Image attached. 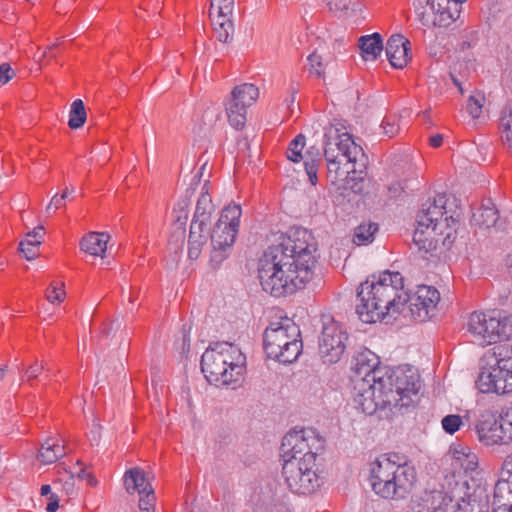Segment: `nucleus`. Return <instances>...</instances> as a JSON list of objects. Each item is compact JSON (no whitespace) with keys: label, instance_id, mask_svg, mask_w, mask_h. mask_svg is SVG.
Returning <instances> with one entry per match:
<instances>
[{"label":"nucleus","instance_id":"f257e3e1","mask_svg":"<svg viewBox=\"0 0 512 512\" xmlns=\"http://www.w3.org/2000/svg\"><path fill=\"white\" fill-rule=\"evenodd\" d=\"M379 357L369 349L358 352L352 360L354 401L367 415L377 412L390 417L414 407L419 401L420 376L413 367L380 368Z\"/></svg>","mask_w":512,"mask_h":512},{"label":"nucleus","instance_id":"f03ea898","mask_svg":"<svg viewBox=\"0 0 512 512\" xmlns=\"http://www.w3.org/2000/svg\"><path fill=\"white\" fill-rule=\"evenodd\" d=\"M268 247L258 263V277L263 290L274 297L295 293L313 276L316 243L310 232L297 230Z\"/></svg>","mask_w":512,"mask_h":512},{"label":"nucleus","instance_id":"7ed1b4c3","mask_svg":"<svg viewBox=\"0 0 512 512\" xmlns=\"http://www.w3.org/2000/svg\"><path fill=\"white\" fill-rule=\"evenodd\" d=\"M404 279L399 272L384 271L376 279H367L357 290L359 303L356 313L364 323H375L389 313H401L406 304L411 316L416 320V310H426L421 300L404 290Z\"/></svg>","mask_w":512,"mask_h":512},{"label":"nucleus","instance_id":"20e7f679","mask_svg":"<svg viewBox=\"0 0 512 512\" xmlns=\"http://www.w3.org/2000/svg\"><path fill=\"white\" fill-rule=\"evenodd\" d=\"M446 204V195L438 194L433 200L428 199L421 205L413 234V243L419 252L427 254L434 251L439 242L445 249H449L454 242L459 214L450 213Z\"/></svg>","mask_w":512,"mask_h":512},{"label":"nucleus","instance_id":"39448f33","mask_svg":"<svg viewBox=\"0 0 512 512\" xmlns=\"http://www.w3.org/2000/svg\"><path fill=\"white\" fill-rule=\"evenodd\" d=\"M245 365V355L229 342L210 345L201 357V370L205 378L216 386L238 382L245 372Z\"/></svg>","mask_w":512,"mask_h":512},{"label":"nucleus","instance_id":"423d86ee","mask_svg":"<svg viewBox=\"0 0 512 512\" xmlns=\"http://www.w3.org/2000/svg\"><path fill=\"white\" fill-rule=\"evenodd\" d=\"M369 481L372 490L385 499H402L411 491L415 481V469L407 464H397L387 455H381L370 463Z\"/></svg>","mask_w":512,"mask_h":512},{"label":"nucleus","instance_id":"0eeeda50","mask_svg":"<svg viewBox=\"0 0 512 512\" xmlns=\"http://www.w3.org/2000/svg\"><path fill=\"white\" fill-rule=\"evenodd\" d=\"M358 155L363 156L362 148L352 140L350 134L340 133L333 125L325 127L324 156L331 182H336L345 174L355 173Z\"/></svg>","mask_w":512,"mask_h":512},{"label":"nucleus","instance_id":"6e6552de","mask_svg":"<svg viewBox=\"0 0 512 512\" xmlns=\"http://www.w3.org/2000/svg\"><path fill=\"white\" fill-rule=\"evenodd\" d=\"M300 336L299 327L290 319L272 322L263 334V346L267 357L282 364L295 362L303 348Z\"/></svg>","mask_w":512,"mask_h":512},{"label":"nucleus","instance_id":"1a4fd4ad","mask_svg":"<svg viewBox=\"0 0 512 512\" xmlns=\"http://www.w3.org/2000/svg\"><path fill=\"white\" fill-rule=\"evenodd\" d=\"M318 471L315 457L311 454L283 459L282 476L293 493L306 495L315 492L323 482Z\"/></svg>","mask_w":512,"mask_h":512},{"label":"nucleus","instance_id":"9d476101","mask_svg":"<svg viewBox=\"0 0 512 512\" xmlns=\"http://www.w3.org/2000/svg\"><path fill=\"white\" fill-rule=\"evenodd\" d=\"M468 331L481 345L496 343L512 336V318L500 311L473 312L467 323Z\"/></svg>","mask_w":512,"mask_h":512},{"label":"nucleus","instance_id":"9b49d317","mask_svg":"<svg viewBox=\"0 0 512 512\" xmlns=\"http://www.w3.org/2000/svg\"><path fill=\"white\" fill-rule=\"evenodd\" d=\"M466 486L464 495L453 494L449 496L444 494L442 491L435 492L434 499H441L442 502L435 509H439L442 512H489V493L484 486L476 485L472 488L464 482L461 487L458 488L461 492Z\"/></svg>","mask_w":512,"mask_h":512},{"label":"nucleus","instance_id":"f8f14e48","mask_svg":"<svg viewBox=\"0 0 512 512\" xmlns=\"http://www.w3.org/2000/svg\"><path fill=\"white\" fill-rule=\"evenodd\" d=\"M281 450L283 459L289 456L306 457L311 454L317 461V456L324 450V440L313 429H302L289 432L283 437Z\"/></svg>","mask_w":512,"mask_h":512},{"label":"nucleus","instance_id":"ddd939ff","mask_svg":"<svg viewBox=\"0 0 512 512\" xmlns=\"http://www.w3.org/2000/svg\"><path fill=\"white\" fill-rule=\"evenodd\" d=\"M348 334L344 326L334 320L323 323L319 338V355L324 363L338 362L346 349Z\"/></svg>","mask_w":512,"mask_h":512},{"label":"nucleus","instance_id":"4468645a","mask_svg":"<svg viewBox=\"0 0 512 512\" xmlns=\"http://www.w3.org/2000/svg\"><path fill=\"white\" fill-rule=\"evenodd\" d=\"M259 90L251 83L234 87L230 99L226 102L228 121L235 129H241L246 123V108L258 98Z\"/></svg>","mask_w":512,"mask_h":512},{"label":"nucleus","instance_id":"2eb2a0df","mask_svg":"<svg viewBox=\"0 0 512 512\" xmlns=\"http://www.w3.org/2000/svg\"><path fill=\"white\" fill-rule=\"evenodd\" d=\"M424 11L418 14L419 20L426 27H447L460 15V8L449 0H425Z\"/></svg>","mask_w":512,"mask_h":512},{"label":"nucleus","instance_id":"dca6fc26","mask_svg":"<svg viewBox=\"0 0 512 512\" xmlns=\"http://www.w3.org/2000/svg\"><path fill=\"white\" fill-rule=\"evenodd\" d=\"M479 441L486 446L507 444L501 415L497 411H482L474 424Z\"/></svg>","mask_w":512,"mask_h":512},{"label":"nucleus","instance_id":"f3484780","mask_svg":"<svg viewBox=\"0 0 512 512\" xmlns=\"http://www.w3.org/2000/svg\"><path fill=\"white\" fill-rule=\"evenodd\" d=\"M238 229L223 224V221H217L214 225L211 239L210 264L218 267L232 251L233 244L236 240Z\"/></svg>","mask_w":512,"mask_h":512},{"label":"nucleus","instance_id":"a211bd4d","mask_svg":"<svg viewBox=\"0 0 512 512\" xmlns=\"http://www.w3.org/2000/svg\"><path fill=\"white\" fill-rule=\"evenodd\" d=\"M476 385L482 393L506 395L512 392V372L508 373L497 365L481 368Z\"/></svg>","mask_w":512,"mask_h":512},{"label":"nucleus","instance_id":"6ab92c4d","mask_svg":"<svg viewBox=\"0 0 512 512\" xmlns=\"http://www.w3.org/2000/svg\"><path fill=\"white\" fill-rule=\"evenodd\" d=\"M410 42L400 34L392 35L386 44V55L395 68H403L410 60Z\"/></svg>","mask_w":512,"mask_h":512},{"label":"nucleus","instance_id":"aec40b11","mask_svg":"<svg viewBox=\"0 0 512 512\" xmlns=\"http://www.w3.org/2000/svg\"><path fill=\"white\" fill-rule=\"evenodd\" d=\"M414 300H421L426 308L424 312L423 310L421 312L416 310V320L424 322L435 315L437 304L440 301V293L434 287L426 285L419 286L414 294Z\"/></svg>","mask_w":512,"mask_h":512},{"label":"nucleus","instance_id":"412c9836","mask_svg":"<svg viewBox=\"0 0 512 512\" xmlns=\"http://www.w3.org/2000/svg\"><path fill=\"white\" fill-rule=\"evenodd\" d=\"M498 219V210L491 199H487L473 212L471 222L480 228L489 229L496 226Z\"/></svg>","mask_w":512,"mask_h":512},{"label":"nucleus","instance_id":"4be33fe9","mask_svg":"<svg viewBox=\"0 0 512 512\" xmlns=\"http://www.w3.org/2000/svg\"><path fill=\"white\" fill-rule=\"evenodd\" d=\"M209 16L216 39L222 43L231 42L235 30L232 16L213 15L212 12L209 13Z\"/></svg>","mask_w":512,"mask_h":512},{"label":"nucleus","instance_id":"5701e85b","mask_svg":"<svg viewBox=\"0 0 512 512\" xmlns=\"http://www.w3.org/2000/svg\"><path fill=\"white\" fill-rule=\"evenodd\" d=\"M494 504L512 507V477L509 471L500 472V477L494 487Z\"/></svg>","mask_w":512,"mask_h":512},{"label":"nucleus","instance_id":"b1692460","mask_svg":"<svg viewBox=\"0 0 512 512\" xmlns=\"http://www.w3.org/2000/svg\"><path fill=\"white\" fill-rule=\"evenodd\" d=\"M109 236L105 233L90 232L80 241L82 251L94 256H102L107 249Z\"/></svg>","mask_w":512,"mask_h":512},{"label":"nucleus","instance_id":"393cba45","mask_svg":"<svg viewBox=\"0 0 512 512\" xmlns=\"http://www.w3.org/2000/svg\"><path fill=\"white\" fill-rule=\"evenodd\" d=\"M358 46L366 60H376L383 50L381 35L374 33L372 35L362 36L359 38Z\"/></svg>","mask_w":512,"mask_h":512},{"label":"nucleus","instance_id":"a878e982","mask_svg":"<svg viewBox=\"0 0 512 512\" xmlns=\"http://www.w3.org/2000/svg\"><path fill=\"white\" fill-rule=\"evenodd\" d=\"M124 485L128 493L132 494L135 491L142 495V488H146V485H151L145 476L142 469L135 467L128 470L124 475Z\"/></svg>","mask_w":512,"mask_h":512},{"label":"nucleus","instance_id":"bb28decb","mask_svg":"<svg viewBox=\"0 0 512 512\" xmlns=\"http://www.w3.org/2000/svg\"><path fill=\"white\" fill-rule=\"evenodd\" d=\"M64 455V446H60L56 442H50L48 440L42 444L37 457L43 464H52Z\"/></svg>","mask_w":512,"mask_h":512},{"label":"nucleus","instance_id":"cd10ccee","mask_svg":"<svg viewBox=\"0 0 512 512\" xmlns=\"http://www.w3.org/2000/svg\"><path fill=\"white\" fill-rule=\"evenodd\" d=\"M492 357L495 365L502 370L510 373L512 372V346L505 343L493 348Z\"/></svg>","mask_w":512,"mask_h":512},{"label":"nucleus","instance_id":"c85d7f7f","mask_svg":"<svg viewBox=\"0 0 512 512\" xmlns=\"http://www.w3.org/2000/svg\"><path fill=\"white\" fill-rule=\"evenodd\" d=\"M212 211L213 205L210 196L208 194L202 193L197 201L193 219L202 221V223L206 222L209 224Z\"/></svg>","mask_w":512,"mask_h":512},{"label":"nucleus","instance_id":"c756f323","mask_svg":"<svg viewBox=\"0 0 512 512\" xmlns=\"http://www.w3.org/2000/svg\"><path fill=\"white\" fill-rule=\"evenodd\" d=\"M86 118L87 114L83 101L81 99H76L71 104L68 126L71 129H78L84 125Z\"/></svg>","mask_w":512,"mask_h":512},{"label":"nucleus","instance_id":"7c9ffc66","mask_svg":"<svg viewBox=\"0 0 512 512\" xmlns=\"http://www.w3.org/2000/svg\"><path fill=\"white\" fill-rule=\"evenodd\" d=\"M377 231L378 225L376 223L361 224L355 229L353 240L357 245L371 243Z\"/></svg>","mask_w":512,"mask_h":512},{"label":"nucleus","instance_id":"2f4dec72","mask_svg":"<svg viewBox=\"0 0 512 512\" xmlns=\"http://www.w3.org/2000/svg\"><path fill=\"white\" fill-rule=\"evenodd\" d=\"M241 215L242 210L240 205L230 204L222 210L218 221H223V224L239 229Z\"/></svg>","mask_w":512,"mask_h":512},{"label":"nucleus","instance_id":"473e14b6","mask_svg":"<svg viewBox=\"0 0 512 512\" xmlns=\"http://www.w3.org/2000/svg\"><path fill=\"white\" fill-rule=\"evenodd\" d=\"M305 146V136L302 134L297 135L289 144L286 155L292 162H299L302 156V150Z\"/></svg>","mask_w":512,"mask_h":512},{"label":"nucleus","instance_id":"72a5a7b5","mask_svg":"<svg viewBox=\"0 0 512 512\" xmlns=\"http://www.w3.org/2000/svg\"><path fill=\"white\" fill-rule=\"evenodd\" d=\"M207 242V234H189L188 239V256L190 259H197L202 251L204 244Z\"/></svg>","mask_w":512,"mask_h":512},{"label":"nucleus","instance_id":"f704fd0d","mask_svg":"<svg viewBox=\"0 0 512 512\" xmlns=\"http://www.w3.org/2000/svg\"><path fill=\"white\" fill-rule=\"evenodd\" d=\"M141 491L144 493L142 495H140V499H139L140 511L141 512H154L156 496H155L154 489H153L152 485H146V488H142Z\"/></svg>","mask_w":512,"mask_h":512},{"label":"nucleus","instance_id":"c9c22d12","mask_svg":"<svg viewBox=\"0 0 512 512\" xmlns=\"http://www.w3.org/2000/svg\"><path fill=\"white\" fill-rule=\"evenodd\" d=\"M40 244V240H33L26 236V239L20 242L19 250L23 253L24 257L27 260H33L39 255L38 247Z\"/></svg>","mask_w":512,"mask_h":512},{"label":"nucleus","instance_id":"e433bc0d","mask_svg":"<svg viewBox=\"0 0 512 512\" xmlns=\"http://www.w3.org/2000/svg\"><path fill=\"white\" fill-rule=\"evenodd\" d=\"M443 430L448 434H454L463 425V421L460 415L450 414L441 420Z\"/></svg>","mask_w":512,"mask_h":512},{"label":"nucleus","instance_id":"4c0bfd02","mask_svg":"<svg viewBox=\"0 0 512 512\" xmlns=\"http://www.w3.org/2000/svg\"><path fill=\"white\" fill-rule=\"evenodd\" d=\"M188 204L186 201L179 202L177 206L174 208V222L178 225V229H181V234H184V226L188 219V211H187Z\"/></svg>","mask_w":512,"mask_h":512},{"label":"nucleus","instance_id":"58836bf2","mask_svg":"<svg viewBox=\"0 0 512 512\" xmlns=\"http://www.w3.org/2000/svg\"><path fill=\"white\" fill-rule=\"evenodd\" d=\"M217 6V15L233 16L234 0H211L209 13Z\"/></svg>","mask_w":512,"mask_h":512},{"label":"nucleus","instance_id":"ea45409f","mask_svg":"<svg viewBox=\"0 0 512 512\" xmlns=\"http://www.w3.org/2000/svg\"><path fill=\"white\" fill-rule=\"evenodd\" d=\"M483 96L471 95L468 98L466 109L472 118H478L482 112L483 107Z\"/></svg>","mask_w":512,"mask_h":512},{"label":"nucleus","instance_id":"a19ab883","mask_svg":"<svg viewBox=\"0 0 512 512\" xmlns=\"http://www.w3.org/2000/svg\"><path fill=\"white\" fill-rule=\"evenodd\" d=\"M329 11L341 15L349 10L353 0H324Z\"/></svg>","mask_w":512,"mask_h":512},{"label":"nucleus","instance_id":"79ce46f5","mask_svg":"<svg viewBox=\"0 0 512 512\" xmlns=\"http://www.w3.org/2000/svg\"><path fill=\"white\" fill-rule=\"evenodd\" d=\"M384 134L389 138L394 137L399 132L398 118L396 115L387 116L382 121Z\"/></svg>","mask_w":512,"mask_h":512},{"label":"nucleus","instance_id":"37998d69","mask_svg":"<svg viewBox=\"0 0 512 512\" xmlns=\"http://www.w3.org/2000/svg\"><path fill=\"white\" fill-rule=\"evenodd\" d=\"M500 126L503 128V132L505 133V139L509 144V147L512 146V106L509 108L508 113L500 119Z\"/></svg>","mask_w":512,"mask_h":512},{"label":"nucleus","instance_id":"c03bdc74","mask_svg":"<svg viewBox=\"0 0 512 512\" xmlns=\"http://www.w3.org/2000/svg\"><path fill=\"white\" fill-rule=\"evenodd\" d=\"M501 420L506 443L508 444L512 441V407L504 415H501Z\"/></svg>","mask_w":512,"mask_h":512},{"label":"nucleus","instance_id":"a18cd8bd","mask_svg":"<svg viewBox=\"0 0 512 512\" xmlns=\"http://www.w3.org/2000/svg\"><path fill=\"white\" fill-rule=\"evenodd\" d=\"M305 171L308 176V180L312 185H316L318 181L317 172H318V164L314 159L311 161L305 160L304 162Z\"/></svg>","mask_w":512,"mask_h":512},{"label":"nucleus","instance_id":"49530a36","mask_svg":"<svg viewBox=\"0 0 512 512\" xmlns=\"http://www.w3.org/2000/svg\"><path fill=\"white\" fill-rule=\"evenodd\" d=\"M64 296L65 291L63 288L57 286H51L46 293V299L51 303H54L55 301L62 302Z\"/></svg>","mask_w":512,"mask_h":512},{"label":"nucleus","instance_id":"de8ad7c7","mask_svg":"<svg viewBox=\"0 0 512 512\" xmlns=\"http://www.w3.org/2000/svg\"><path fill=\"white\" fill-rule=\"evenodd\" d=\"M43 371V364H39L37 360L34 361L31 365H29L25 370V377L27 381H31L37 378L40 373Z\"/></svg>","mask_w":512,"mask_h":512},{"label":"nucleus","instance_id":"09e8293b","mask_svg":"<svg viewBox=\"0 0 512 512\" xmlns=\"http://www.w3.org/2000/svg\"><path fill=\"white\" fill-rule=\"evenodd\" d=\"M73 192H74V188L73 187L71 189H69L68 187H65L60 195L55 194L52 197V202H54L55 210L60 209L62 206H64L65 205V200Z\"/></svg>","mask_w":512,"mask_h":512},{"label":"nucleus","instance_id":"8fccbe9b","mask_svg":"<svg viewBox=\"0 0 512 512\" xmlns=\"http://www.w3.org/2000/svg\"><path fill=\"white\" fill-rule=\"evenodd\" d=\"M308 61L310 64V70L315 71L318 76H321L322 72L319 70V68L322 66L321 56L316 52H313L308 56Z\"/></svg>","mask_w":512,"mask_h":512},{"label":"nucleus","instance_id":"3c124183","mask_svg":"<svg viewBox=\"0 0 512 512\" xmlns=\"http://www.w3.org/2000/svg\"><path fill=\"white\" fill-rule=\"evenodd\" d=\"M208 223L192 219L189 234H206Z\"/></svg>","mask_w":512,"mask_h":512},{"label":"nucleus","instance_id":"603ef678","mask_svg":"<svg viewBox=\"0 0 512 512\" xmlns=\"http://www.w3.org/2000/svg\"><path fill=\"white\" fill-rule=\"evenodd\" d=\"M13 72L9 64H0V82L7 83L12 77Z\"/></svg>","mask_w":512,"mask_h":512},{"label":"nucleus","instance_id":"864d4df0","mask_svg":"<svg viewBox=\"0 0 512 512\" xmlns=\"http://www.w3.org/2000/svg\"><path fill=\"white\" fill-rule=\"evenodd\" d=\"M265 512H290V509L285 503L276 502L268 505Z\"/></svg>","mask_w":512,"mask_h":512},{"label":"nucleus","instance_id":"5fc2aeb1","mask_svg":"<svg viewBox=\"0 0 512 512\" xmlns=\"http://www.w3.org/2000/svg\"><path fill=\"white\" fill-rule=\"evenodd\" d=\"M44 234H45L44 227L42 225H39V226L35 227L32 231L28 232L26 236L33 240L38 239L41 241Z\"/></svg>","mask_w":512,"mask_h":512},{"label":"nucleus","instance_id":"6e6d98bb","mask_svg":"<svg viewBox=\"0 0 512 512\" xmlns=\"http://www.w3.org/2000/svg\"><path fill=\"white\" fill-rule=\"evenodd\" d=\"M59 508V498L56 494H51L49 497V503L47 504L46 510L48 512H56Z\"/></svg>","mask_w":512,"mask_h":512},{"label":"nucleus","instance_id":"4d7b16f0","mask_svg":"<svg viewBox=\"0 0 512 512\" xmlns=\"http://www.w3.org/2000/svg\"><path fill=\"white\" fill-rule=\"evenodd\" d=\"M77 476L78 478L80 479H86L88 481V483L92 486L96 485L97 481L96 479L89 473L86 472L85 469L81 468L78 472H77Z\"/></svg>","mask_w":512,"mask_h":512},{"label":"nucleus","instance_id":"13d9d810","mask_svg":"<svg viewBox=\"0 0 512 512\" xmlns=\"http://www.w3.org/2000/svg\"><path fill=\"white\" fill-rule=\"evenodd\" d=\"M404 191L401 183H394L389 186V193L391 197H398Z\"/></svg>","mask_w":512,"mask_h":512},{"label":"nucleus","instance_id":"bf43d9fd","mask_svg":"<svg viewBox=\"0 0 512 512\" xmlns=\"http://www.w3.org/2000/svg\"><path fill=\"white\" fill-rule=\"evenodd\" d=\"M442 142H443V137L440 134H436L430 138V145L432 147H435V148L440 147L442 145Z\"/></svg>","mask_w":512,"mask_h":512},{"label":"nucleus","instance_id":"052dcab7","mask_svg":"<svg viewBox=\"0 0 512 512\" xmlns=\"http://www.w3.org/2000/svg\"><path fill=\"white\" fill-rule=\"evenodd\" d=\"M64 490L66 491L67 495H73L74 494V482H73V475L70 478V481H66L64 484Z\"/></svg>","mask_w":512,"mask_h":512},{"label":"nucleus","instance_id":"680f3d73","mask_svg":"<svg viewBox=\"0 0 512 512\" xmlns=\"http://www.w3.org/2000/svg\"><path fill=\"white\" fill-rule=\"evenodd\" d=\"M496 507L492 509V512H512V507H505L500 504H494Z\"/></svg>","mask_w":512,"mask_h":512},{"label":"nucleus","instance_id":"e2e57ef3","mask_svg":"<svg viewBox=\"0 0 512 512\" xmlns=\"http://www.w3.org/2000/svg\"><path fill=\"white\" fill-rule=\"evenodd\" d=\"M502 470L509 471V474H511V477H512V459L504 461Z\"/></svg>","mask_w":512,"mask_h":512},{"label":"nucleus","instance_id":"0e129e2a","mask_svg":"<svg viewBox=\"0 0 512 512\" xmlns=\"http://www.w3.org/2000/svg\"><path fill=\"white\" fill-rule=\"evenodd\" d=\"M51 494H53V493L51 492L50 485H48V484L42 485V487H41V495L42 496H46V495H51Z\"/></svg>","mask_w":512,"mask_h":512},{"label":"nucleus","instance_id":"69168bd1","mask_svg":"<svg viewBox=\"0 0 512 512\" xmlns=\"http://www.w3.org/2000/svg\"><path fill=\"white\" fill-rule=\"evenodd\" d=\"M297 92H298V90L296 88H294V87L291 88V97L287 100L288 106H290V104L294 103L295 95Z\"/></svg>","mask_w":512,"mask_h":512},{"label":"nucleus","instance_id":"338daca9","mask_svg":"<svg viewBox=\"0 0 512 512\" xmlns=\"http://www.w3.org/2000/svg\"><path fill=\"white\" fill-rule=\"evenodd\" d=\"M450 76H451V79L453 81V84L459 88L461 93H463V88H462L461 83L459 82V80L452 73L450 74Z\"/></svg>","mask_w":512,"mask_h":512},{"label":"nucleus","instance_id":"774afa93","mask_svg":"<svg viewBox=\"0 0 512 512\" xmlns=\"http://www.w3.org/2000/svg\"><path fill=\"white\" fill-rule=\"evenodd\" d=\"M452 4H457V7L460 8V5L466 0H449Z\"/></svg>","mask_w":512,"mask_h":512}]
</instances>
